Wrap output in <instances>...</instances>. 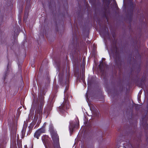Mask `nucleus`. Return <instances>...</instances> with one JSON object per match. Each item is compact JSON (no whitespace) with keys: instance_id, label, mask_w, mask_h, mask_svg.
Listing matches in <instances>:
<instances>
[{"instance_id":"obj_1","label":"nucleus","mask_w":148,"mask_h":148,"mask_svg":"<svg viewBox=\"0 0 148 148\" xmlns=\"http://www.w3.org/2000/svg\"><path fill=\"white\" fill-rule=\"evenodd\" d=\"M59 82L60 84L63 87L64 83L66 84L64 92V100L63 103L58 108V110L59 113L62 116L65 117L68 114L67 111L70 108V105L68 99L71 96L68 90L69 88V76H67L64 81V74L63 73H60L58 74Z\"/></svg>"},{"instance_id":"obj_2","label":"nucleus","mask_w":148,"mask_h":148,"mask_svg":"<svg viewBox=\"0 0 148 148\" xmlns=\"http://www.w3.org/2000/svg\"><path fill=\"white\" fill-rule=\"evenodd\" d=\"M49 129L53 141V147L54 148H60L59 142V137L58 136L57 131L54 129L52 124L49 125Z\"/></svg>"},{"instance_id":"obj_3","label":"nucleus","mask_w":148,"mask_h":148,"mask_svg":"<svg viewBox=\"0 0 148 148\" xmlns=\"http://www.w3.org/2000/svg\"><path fill=\"white\" fill-rule=\"evenodd\" d=\"M80 50V47L78 42H77L76 43L73 42L69 45L68 53H69L70 56H74L77 55Z\"/></svg>"},{"instance_id":"obj_4","label":"nucleus","mask_w":148,"mask_h":148,"mask_svg":"<svg viewBox=\"0 0 148 148\" xmlns=\"http://www.w3.org/2000/svg\"><path fill=\"white\" fill-rule=\"evenodd\" d=\"M112 52L114 56H119L118 49L116 46V42L114 41L113 42L111 49Z\"/></svg>"},{"instance_id":"obj_5","label":"nucleus","mask_w":148,"mask_h":148,"mask_svg":"<svg viewBox=\"0 0 148 148\" xmlns=\"http://www.w3.org/2000/svg\"><path fill=\"white\" fill-rule=\"evenodd\" d=\"M53 106L50 103H48L46 107L44 109V114L46 116V118H47L50 113V111L52 109Z\"/></svg>"},{"instance_id":"obj_6","label":"nucleus","mask_w":148,"mask_h":148,"mask_svg":"<svg viewBox=\"0 0 148 148\" xmlns=\"http://www.w3.org/2000/svg\"><path fill=\"white\" fill-rule=\"evenodd\" d=\"M40 95L39 96V99H40V105H42L43 106L44 103V96L45 95V92L44 90H40Z\"/></svg>"},{"instance_id":"obj_7","label":"nucleus","mask_w":148,"mask_h":148,"mask_svg":"<svg viewBox=\"0 0 148 148\" xmlns=\"http://www.w3.org/2000/svg\"><path fill=\"white\" fill-rule=\"evenodd\" d=\"M79 126V120H78V122L75 123H70V126L69 127V129L70 133L73 132V130L75 128H77Z\"/></svg>"},{"instance_id":"obj_8","label":"nucleus","mask_w":148,"mask_h":148,"mask_svg":"<svg viewBox=\"0 0 148 148\" xmlns=\"http://www.w3.org/2000/svg\"><path fill=\"white\" fill-rule=\"evenodd\" d=\"M114 61L115 64L117 66L121 65L122 62L121 59V56H114Z\"/></svg>"},{"instance_id":"obj_9","label":"nucleus","mask_w":148,"mask_h":148,"mask_svg":"<svg viewBox=\"0 0 148 148\" xmlns=\"http://www.w3.org/2000/svg\"><path fill=\"white\" fill-rule=\"evenodd\" d=\"M38 119V116L36 117H34L33 121L28 126L29 132H31L34 125L36 124Z\"/></svg>"},{"instance_id":"obj_10","label":"nucleus","mask_w":148,"mask_h":148,"mask_svg":"<svg viewBox=\"0 0 148 148\" xmlns=\"http://www.w3.org/2000/svg\"><path fill=\"white\" fill-rule=\"evenodd\" d=\"M43 106L42 105H40L39 108L36 109L35 110V113L37 114L38 116V114L40 116H42V114Z\"/></svg>"},{"instance_id":"obj_11","label":"nucleus","mask_w":148,"mask_h":148,"mask_svg":"<svg viewBox=\"0 0 148 148\" xmlns=\"http://www.w3.org/2000/svg\"><path fill=\"white\" fill-rule=\"evenodd\" d=\"M73 58V62L74 65H78L79 64V59L78 56H72Z\"/></svg>"},{"instance_id":"obj_12","label":"nucleus","mask_w":148,"mask_h":148,"mask_svg":"<svg viewBox=\"0 0 148 148\" xmlns=\"http://www.w3.org/2000/svg\"><path fill=\"white\" fill-rule=\"evenodd\" d=\"M77 80L79 81V82H84L85 81V74H82L81 77H79V75L77 76Z\"/></svg>"},{"instance_id":"obj_13","label":"nucleus","mask_w":148,"mask_h":148,"mask_svg":"<svg viewBox=\"0 0 148 148\" xmlns=\"http://www.w3.org/2000/svg\"><path fill=\"white\" fill-rule=\"evenodd\" d=\"M98 66L99 71L101 72H104V65L102 61H101V62L99 65Z\"/></svg>"},{"instance_id":"obj_14","label":"nucleus","mask_w":148,"mask_h":148,"mask_svg":"<svg viewBox=\"0 0 148 148\" xmlns=\"http://www.w3.org/2000/svg\"><path fill=\"white\" fill-rule=\"evenodd\" d=\"M129 11H130L131 13H132L133 11L134 5L133 3L132 2H130L129 4Z\"/></svg>"},{"instance_id":"obj_15","label":"nucleus","mask_w":148,"mask_h":148,"mask_svg":"<svg viewBox=\"0 0 148 148\" xmlns=\"http://www.w3.org/2000/svg\"><path fill=\"white\" fill-rule=\"evenodd\" d=\"M41 134L40 132L38 130L35 133L34 135V137L38 139L39 138V137L40 136Z\"/></svg>"},{"instance_id":"obj_16","label":"nucleus","mask_w":148,"mask_h":148,"mask_svg":"<svg viewBox=\"0 0 148 148\" xmlns=\"http://www.w3.org/2000/svg\"><path fill=\"white\" fill-rule=\"evenodd\" d=\"M103 2L105 3V5L107 7H108L110 3V1L109 0H103Z\"/></svg>"},{"instance_id":"obj_17","label":"nucleus","mask_w":148,"mask_h":148,"mask_svg":"<svg viewBox=\"0 0 148 148\" xmlns=\"http://www.w3.org/2000/svg\"><path fill=\"white\" fill-rule=\"evenodd\" d=\"M26 7H25V13L23 16V19L24 20H25L26 19L27 17V15L28 14V13H27V11H26Z\"/></svg>"},{"instance_id":"obj_18","label":"nucleus","mask_w":148,"mask_h":148,"mask_svg":"<svg viewBox=\"0 0 148 148\" xmlns=\"http://www.w3.org/2000/svg\"><path fill=\"white\" fill-rule=\"evenodd\" d=\"M38 130L41 134V133H45V128L44 127H42L38 129Z\"/></svg>"},{"instance_id":"obj_19","label":"nucleus","mask_w":148,"mask_h":148,"mask_svg":"<svg viewBox=\"0 0 148 148\" xmlns=\"http://www.w3.org/2000/svg\"><path fill=\"white\" fill-rule=\"evenodd\" d=\"M27 127H23L22 130V136H24L25 134V133Z\"/></svg>"},{"instance_id":"obj_20","label":"nucleus","mask_w":148,"mask_h":148,"mask_svg":"<svg viewBox=\"0 0 148 148\" xmlns=\"http://www.w3.org/2000/svg\"><path fill=\"white\" fill-rule=\"evenodd\" d=\"M146 79V77L144 76L142 77L140 81L142 83H144Z\"/></svg>"},{"instance_id":"obj_21","label":"nucleus","mask_w":148,"mask_h":148,"mask_svg":"<svg viewBox=\"0 0 148 148\" xmlns=\"http://www.w3.org/2000/svg\"><path fill=\"white\" fill-rule=\"evenodd\" d=\"M85 60H86V57L85 56H84L83 58V64L84 65H85Z\"/></svg>"},{"instance_id":"obj_22","label":"nucleus","mask_w":148,"mask_h":148,"mask_svg":"<svg viewBox=\"0 0 148 148\" xmlns=\"http://www.w3.org/2000/svg\"><path fill=\"white\" fill-rule=\"evenodd\" d=\"M112 37L114 39H115L116 38V35L115 32H112Z\"/></svg>"},{"instance_id":"obj_23","label":"nucleus","mask_w":148,"mask_h":148,"mask_svg":"<svg viewBox=\"0 0 148 148\" xmlns=\"http://www.w3.org/2000/svg\"><path fill=\"white\" fill-rule=\"evenodd\" d=\"M7 75H7V72L6 71L5 73L3 75V79H4V81L5 80V79H6V77L7 76Z\"/></svg>"},{"instance_id":"obj_24","label":"nucleus","mask_w":148,"mask_h":148,"mask_svg":"<svg viewBox=\"0 0 148 148\" xmlns=\"http://www.w3.org/2000/svg\"><path fill=\"white\" fill-rule=\"evenodd\" d=\"M82 74H85V68H83L82 69Z\"/></svg>"},{"instance_id":"obj_25","label":"nucleus","mask_w":148,"mask_h":148,"mask_svg":"<svg viewBox=\"0 0 148 148\" xmlns=\"http://www.w3.org/2000/svg\"><path fill=\"white\" fill-rule=\"evenodd\" d=\"M40 123V121H38L36 124L37 126H38Z\"/></svg>"},{"instance_id":"obj_26","label":"nucleus","mask_w":148,"mask_h":148,"mask_svg":"<svg viewBox=\"0 0 148 148\" xmlns=\"http://www.w3.org/2000/svg\"><path fill=\"white\" fill-rule=\"evenodd\" d=\"M47 124V123L46 122H45L43 125V126L42 127H44L45 128V126H46V125Z\"/></svg>"},{"instance_id":"obj_27","label":"nucleus","mask_w":148,"mask_h":148,"mask_svg":"<svg viewBox=\"0 0 148 148\" xmlns=\"http://www.w3.org/2000/svg\"><path fill=\"white\" fill-rule=\"evenodd\" d=\"M115 6V8H116V7H118V5H117V4L116 3Z\"/></svg>"},{"instance_id":"obj_28","label":"nucleus","mask_w":148,"mask_h":148,"mask_svg":"<svg viewBox=\"0 0 148 148\" xmlns=\"http://www.w3.org/2000/svg\"><path fill=\"white\" fill-rule=\"evenodd\" d=\"M106 34H107V35H108V36H109V33L108 32H106Z\"/></svg>"},{"instance_id":"obj_29","label":"nucleus","mask_w":148,"mask_h":148,"mask_svg":"<svg viewBox=\"0 0 148 148\" xmlns=\"http://www.w3.org/2000/svg\"><path fill=\"white\" fill-rule=\"evenodd\" d=\"M9 63L8 64V65H7V70H8V65H9Z\"/></svg>"},{"instance_id":"obj_30","label":"nucleus","mask_w":148,"mask_h":148,"mask_svg":"<svg viewBox=\"0 0 148 148\" xmlns=\"http://www.w3.org/2000/svg\"><path fill=\"white\" fill-rule=\"evenodd\" d=\"M19 63H20V62H19V61L18 60V66L19 67V65H20V64Z\"/></svg>"},{"instance_id":"obj_31","label":"nucleus","mask_w":148,"mask_h":148,"mask_svg":"<svg viewBox=\"0 0 148 148\" xmlns=\"http://www.w3.org/2000/svg\"><path fill=\"white\" fill-rule=\"evenodd\" d=\"M105 58H102V60H105Z\"/></svg>"},{"instance_id":"obj_32","label":"nucleus","mask_w":148,"mask_h":148,"mask_svg":"<svg viewBox=\"0 0 148 148\" xmlns=\"http://www.w3.org/2000/svg\"><path fill=\"white\" fill-rule=\"evenodd\" d=\"M67 56H66V57H67ZM66 58L67 59V57H66Z\"/></svg>"},{"instance_id":"obj_33","label":"nucleus","mask_w":148,"mask_h":148,"mask_svg":"<svg viewBox=\"0 0 148 148\" xmlns=\"http://www.w3.org/2000/svg\"><path fill=\"white\" fill-rule=\"evenodd\" d=\"M23 62V60H22V62Z\"/></svg>"},{"instance_id":"obj_34","label":"nucleus","mask_w":148,"mask_h":148,"mask_svg":"<svg viewBox=\"0 0 148 148\" xmlns=\"http://www.w3.org/2000/svg\"><path fill=\"white\" fill-rule=\"evenodd\" d=\"M136 57V56H135ZM135 58H136V57H135Z\"/></svg>"}]
</instances>
